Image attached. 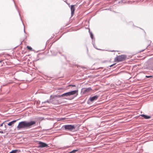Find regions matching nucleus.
I'll list each match as a JSON object with an SVG mask.
<instances>
[{
    "label": "nucleus",
    "mask_w": 153,
    "mask_h": 153,
    "mask_svg": "<svg viewBox=\"0 0 153 153\" xmlns=\"http://www.w3.org/2000/svg\"><path fill=\"white\" fill-rule=\"evenodd\" d=\"M36 122L34 121H31L29 122L26 121H21L19 123L17 128V130H20L21 128H30Z\"/></svg>",
    "instance_id": "f257e3e1"
},
{
    "label": "nucleus",
    "mask_w": 153,
    "mask_h": 153,
    "mask_svg": "<svg viewBox=\"0 0 153 153\" xmlns=\"http://www.w3.org/2000/svg\"><path fill=\"white\" fill-rule=\"evenodd\" d=\"M78 88L77 87L76 90L65 93L61 95H57V96L58 97H61L70 96L75 94H76V95H77L78 94Z\"/></svg>",
    "instance_id": "f03ea898"
},
{
    "label": "nucleus",
    "mask_w": 153,
    "mask_h": 153,
    "mask_svg": "<svg viewBox=\"0 0 153 153\" xmlns=\"http://www.w3.org/2000/svg\"><path fill=\"white\" fill-rule=\"evenodd\" d=\"M58 95H56L52 96V95L50 96V100H51V103L54 105L60 104L63 103L62 101L61 100L58 99L56 98V97H58L57 96Z\"/></svg>",
    "instance_id": "7ed1b4c3"
},
{
    "label": "nucleus",
    "mask_w": 153,
    "mask_h": 153,
    "mask_svg": "<svg viewBox=\"0 0 153 153\" xmlns=\"http://www.w3.org/2000/svg\"><path fill=\"white\" fill-rule=\"evenodd\" d=\"M76 127V126L75 125H65L62 127V128H64L65 130L70 131H74Z\"/></svg>",
    "instance_id": "20e7f679"
},
{
    "label": "nucleus",
    "mask_w": 153,
    "mask_h": 153,
    "mask_svg": "<svg viewBox=\"0 0 153 153\" xmlns=\"http://www.w3.org/2000/svg\"><path fill=\"white\" fill-rule=\"evenodd\" d=\"M126 58V56L125 55H121L116 56L114 59V61L117 62H120L125 60Z\"/></svg>",
    "instance_id": "39448f33"
},
{
    "label": "nucleus",
    "mask_w": 153,
    "mask_h": 153,
    "mask_svg": "<svg viewBox=\"0 0 153 153\" xmlns=\"http://www.w3.org/2000/svg\"><path fill=\"white\" fill-rule=\"evenodd\" d=\"M38 144V147L40 148H42L45 147H48V144L41 141L39 142Z\"/></svg>",
    "instance_id": "423d86ee"
},
{
    "label": "nucleus",
    "mask_w": 153,
    "mask_h": 153,
    "mask_svg": "<svg viewBox=\"0 0 153 153\" xmlns=\"http://www.w3.org/2000/svg\"><path fill=\"white\" fill-rule=\"evenodd\" d=\"M92 90L91 87H88V88H83L82 89V91L83 93L84 94L88 93L89 92Z\"/></svg>",
    "instance_id": "0eeeda50"
},
{
    "label": "nucleus",
    "mask_w": 153,
    "mask_h": 153,
    "mask_svg": "<svg viewBox=\"0 0 153 153\" xmlns=\"http://www.w3.org/2000/svg\"><path fill=\"white\" fill-rule=\"evenodd\" d=\"M99 97V96L96 95L94 96L93 97H90L89 100L93 102L94 100H97Z\"/></svg>",
    "instance_id": "6e6552de"
},
{
    "label": "nucleus",
    "mask_w": 153,
    "mask_h": 153,
    "mask_svg": "<svg viewBox=\"0 0 153 153\" xmlns=\"http://www.w3.org/2000/svg\"><path fill=\"white\" fill-rule=\"evenodd\" d=\"M74 5H71V16H72L74 13L75 10L74 8Z\"/></svg>",
    "instance_id": "1a4fd4ad"
},
{
    "label": "nucleus",
    "mask_w": 153,
    "mask_h": 153,
    "mask_svg": "<svg viewBox=\"0 0 153 153\" xmlns=\"http://www.w3.org/2000/svg\"><path fill=\"white\" fill-rule=\"evenodd\" d=\"M141 117H143L145 119H149L151 118V116L144 114H141L140 115Z\"/></svg>",
    "instance_id": "9d476101"
},
{
    "label": "nucleus",
    "mask_w": 153,
    "mask_h": 153,
    "mask_svg": "<svg viewBox=\"0 0 153 153\" xmlns=\"http://www.w3.org/2000/svg\"><path fill=\"white\" fill-rule=\"evenodd\" d=\"M56 49L54 50H51V51L53 55H56L57 54V52L56 51H54L56 50Z\"/></svg>",
    "instance_id": "9b49d317"
},
{
    "label": "nucleus",
    "mask_w": 153,
    "mask_h": 153,
    "mask_svg": "<svg viewBox=\"0 0 153 153\" xmlns=\"http://www.w3.org/2000/svg\"><path fill=\"white\" fill-rule=\"evenodd\" d=\"M16 120H16L10 122L8 123L7 125L8 126H11L12 125L15 123L16 122Z\"/></svg>",
    "instance_id": "f8f14e48"
},
{
    "label": "nucleus",
    "mask_w": 153,
    "mask_h": 153,
    "mask_svg": "<svg viewBox=\"0 0 153 153\" xmlns=\"http://www.w3.org/2000/svg\"><path fill=\"white\" fill-rule=\"evenodd\" d=\"M47 102L49 103H51V100H50V98L49 100H47L46 101H45L44 102H42V104L43 105L44 103H45Z\"/></svg>",
    "instance_id": "ddd939ff"
},
{
    "label": "nucleus",
    "mask_w": 153,
    "mask_h": 153,
    "mask_svg": "<svg viewBox=\"0 0 153 153\" xmlns=\"http://www.w3.org/2000/svg\"><path fill=\"white\" fill-rule=\"evenodd\" d=\"M89 32L90 33V37L92 39H93V35L92 32H90V30H89Z\"/></svg>",
    "instance_id": "4468645a"
},
{
    "label": "nucleus",
    "mask_w": 153,
    "mask_h": 153,
    "mask_svg": "<svg viewBox=\"0 0 153 153\" xmlns=\"http://www.w3.org/2000/svg\"><path fill=\"white\" fill-rule=\"evenodd\" d=\"M18 151V150L15 149L13 150L10 152L9 153H16V152Z\"/></svg>",
    "instance_id": "2eb2a0df"
},
{
    "label": "nucleus",
    "mask_w": 153,
    "mask_h": 153,
    "mask_svg": "<svg viewBox=\"0 0 153 153\" xmlns=\"http://www.w3.org/2000/svg\"><path fill=\"white\" fill-rule=\"evenodd\" d=\"M27 48L30 51L32 50V48L31 47L28 46H27Z\"/></svg>",
    "instance_id": "dca6fc26"
},
{
    "label": "nucleus",
    "mask_w": 153,
    "mask_h": 153,
    "mask_svg": "<svg viewBox=\"0 0 153 153\" xmlns=\"http://www.w3.org/2000/svg\"><path fill=\"white\" fill-rule=\"evenodd\" d=\"M153 77V76L149 75V76H146V77L147 78H152Z\"/></svg>",
    "instance_id": "f3484780"
},
{
    "label": "nucleus",
    "mask_w": 153,
    "mask_h": 153,
    "mask_svg": "<svg viewBox=\"0 0 153 153\" xmlns=\"http://www.w3.org/2000/svg\"><path fill=\"white\" fill-rule=\"evenodd\" d=\"M148 42L149 43V44L146 47V48H147V47H148V46H149V45H150V44L151 42V41H150V40H149L148 41Z\"/></svg>",
    "instance_id": "a211bd4d"
},
{
    "label": "nucleus",
    "mask_w": 153,
    "mask_h": 153,
    "mask_svg": "<svg viewBox=\"0 0 153 153\" xmlns=\"http://www.w3.org/2000/svg\"><path fill=\"white\" fill-rule=\"evenodd\" d=\"M68 86L76 87V85H74L70 84L68 85Z\"/></svg>",
    "instance_id": "6ab92c4d"
},
{
    "label": "nucleus",
    "mask_w": 153,
    "mask_h": 153,
    "mask_svg": "<svg viewBox=\"0 0 153 153\" xmlns=\"http://www.w3.org/2000/svg\"><path fill=\"white\" fill-rule=\"evenodd\" d=\"M16 9H17V8H16ZM17 10L18 11V13H19V16H20V13H19V10H18V9H17ZM20 17H21V16H20ZM20 18H21V20H22V19H21V17H20Z\"/></svg>",
    "instance_id": "aec40b11"
},
{
    "label": "nucleus",
    "mask_w": 153,
    "mask_h": 153,
    "mask_svg": "<svg viewBox=\"0 0 153 153\" xmlns=\"http://www.w3.org/2000/svg\"><path fill=\"white\" fill-rule=\"evenodd\" d=\"M116 64L115 63H114V64H113L111 65H110L109 66L110 67H112L114 65Z\"/></svg>",
    "instance_id": "412c9836"
},
{
    "label": "nucleus",
    "mask_w": 153,
    "mask_h": 153,
    "mask_svg": "<svg viewBox=\"0 0 153 153\" xmlns=\"http://www.w3.org/2000/svg\"><path fill=\"white\" fill-rule=\"evenodd\" d=\"M4 122H3L0 125V126L1 127L2 126H3V123H4Z\"/></svg>",
    "instance_id": "4be33fe9"
},
{
    "label": "nucleus",
    "mask_w": 153,
    "mask_h": 153,
    "mask_svg": "<svg viewBox=\"0 0 153 153\" xmlns=\"http://www.w3.org/2000/svg\"><path fill=\"white\" fill-rule=\"evenodd\" d=\"M0 133L1 134H3V132L2 131H0Z\"/></svg>",
    "instance_id": "5701e85b"
},
{
    "label": "nucleus",
    "mask_w": 153,
    "mask_h": 153,
    "mask_svg": "<svg viewBox=\"0 0 153 153\" xmlns=\"http://www.w3.org/2000/svg\"><path fill=\"white\" fill-rule=\"evenodd\" d=\"M23 25H24V24H23ZM24 33H26V32H25V27H24Z\"/></svg>",
    "instance_id": "b1692460"
},
{
    "label": "nucleus",
    "mask_w": 153,
    "mask_h": 153,
    "mask_svg": "<svg viewBox=\"0 0 153 153\" xmlns=\"http://www.w3.org/2000/svg\"><path fill=\"white\" fill-rule=\"evenodd\" d=\"M2 61V60H0V63Z\"/></svg>",
    "instance_id": "393cba45"
},
{
    "label": "nucleus",
    "mask_w": 153,
    "mask_h": 153,
    "mask_svg": "<svg viewBox=\"0 0 153 153\" xmlns=\"http://www.w3.org/2000/svg\"><path fill=\"white\" fill-rule=\"evenodd\" d=\"M15 6H16V4H15Z\"/></svg>",
    "instance_id": "a878e982"
},
{
    "label": "nucleus",
    "mask_w": 153,
    "mask_h": 153,
    "mask_svg": "<svg viewBox=\"0 0 153 153\" xmlns=\"http://www.w3.org/2000/svg\"><path fill=\"white\" fill-rule=\"evenodd\" d=\"M114 51H111L112 52H114Z\"/></svg>",
    "instance_id": "bb28decb"
},
{
    "label": "nucleus",
    "mask_w": 153,
    "mask_h": 153,
    "mask_svg": "<svg viewBox=\"0 0 153 153\" xmlns=\"http://www.w3.org/2000/svg\"><path fill=\"white\" fill-rule=\"evenodd\" d=\"M65 99H67L66 98H64Z\"/></svg>",
    "instance_id": "cd10ccee"
},
{
    "label": "nucleus",
    "mask_w": 153,
    "mask_h": 153,
    "mask_svg": "<svg viewBox=\"0 0 153 153\" xmlns=\"http://www.w3.org/2000/svg\"><path fill=\"white\" fill-rule=\"evenodd\" d=\"M74 98H72L71 99H72Z\"/></svg>",
    "instance_id": "c85d7f7f"
},
{
    "label": "nucleus",
    "mask_w": 153,
    "mask_h": 153,
    "mask_svg": "<svg viewBox=\"0 0 153 153\" xmlns=\"http://www.w3.org/2000/svg\"><path fill=\"white\" fill-rule=\"evenodd\" d=\"M62 119H65L64 118H62Z\"/></svg>",
    "instance_id": "c756f323"
},
{
    "label": "nucleus",
    "mask_w": 153,
    "mask_h": 153,
    "mask_svg": "<svg viewBox=\"0 0 153 153\" xmlns=\"http://www.w3.org/2000/svg\"><path fill=\"white\" fill-rule=\"evenodd\" d=\"M152 69L153 70V68Z\"/></svg>",
    "instance_id": "7c9ffc66"
}]
</instances>
